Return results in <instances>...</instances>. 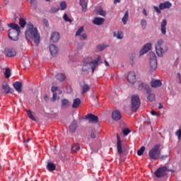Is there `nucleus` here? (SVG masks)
<instances>
[{"label":"nucleus","instance_id":"nucleus-60","mask_svg":"<svg viewBox=\"0 0 181 181\" xmlns=\"http://www.w3.org/2000/svg\"><path fill=\"white\" fill-rule=\"evenodd\" d=\"M90 138H92V139H95V134L94 133H92L90 134Z\"/></svg>","mask_w":181,"mask_h":181},{"label":"nucleus","instance_id":"nucleus-34","mask_svg":"<svg viewBox=\"0 0 181 181\" xmlns=\"http://www.w3.org/2000/svg\"><path fill=\"white\" fill-rule=\"evenodd\" d=\"M128 18H129V16L128 15V11H125L124 15L122 18L124 25H127V22H128Z\"/></svg>","mask_w":181,"mask_h":181},{"label":"nucleus","instance_id":"nucleus-8","mask_svg":"<svg viewBox=\"0 0 181 181\" xmlns=\"http://www.w3.org/2000/svg\"><path fill=\"white\" fill-rule=\"evenodd\" d=\"M85 119H88L89 124H98L100 119L98 116H95L93 114H88L85 116Z\"/></svg>","mask_w":181,"mask_h":181},{"label":"nucleus","instance_id":"nucleus-2","mask_svg":"<svg viewBox=\"0 0 181 181\" xmlns=\"http://www.w3.org/2000/svg\"><path fill=\"white\" fill-rule=\"evenodd\" d=\"M8 28H11L8 30V36L9 39L16 42L19 40V33H21V27L16 23H9L8 24Z\"/></svg>","mask_w":181,"mask_h":181},{"label":"nucleus","instance_id":"nucleus-50","mask_svg":"<svg viewBox=\"0 0 181 181\" xmlns=\"http://www.w3.org/2000/svg\"><path fill=\"white\" fill-rule=\"evenodd\" d=\"M87 39V34L82 33L79 35V40H86Z\"/></svg>","mask_w":181,"mask_h":181},{"label":"nucleus","instance_id":"nucleus-12","mask_svg":"<svg viewBox=\"0 0 181 181\" xmlns=\"http://www.w3.org/2000/svg\"><path fill=\"white\" fill-rule=\"evenodd\" d=\"M152 49V44L151 43H146L143 48L140 50L139 54L140 56H143V54H145L146 53H148L149 50Z\"/></svg>","mask_w":181,"mask_h":181},{"label":"nucleus","instance_id":"nucleus-42","mask_svg":"<svg viewBox=\"0 0 181 181\" xmlns=\"http://www.w3.org/2000/svg\"><path fill=\"white\" fill-rule=\"evenodd\" d=\"M19 25L21 26V28H25V26H26V21H25L23 18H21L19 19Z\"/></svg>","mask_w":181,"mask_h":181},{"label":"nucleus","instance_id":"nucleus-59","mask_svg":"<svg viewBox=\"0 0 181 181\" xmlns=\"http://www.w3.org/2000/svg\"><path fill=\"white\" fill-rule=\"evenodd\" d=\"M143 14L144 15V16H148V13L146 12V9L143 10Z\"/></svg>","mask_w":181,"mask_h":181},{"label":"nucleus","instance_id":"nucleus-10","mask_svg":"<svg viewBox=\"0 0 181 181\" xmlns=\"http://www.w3.org/2000/svg\"><path fill=\"white\" fill-rule=\"evenodd\" d=\"M137 90L139 91H142V92L146 91L147 94H149V93H151V87L145 83H140L138 86Z\"/></svg>","mask_w":181,"mask_h":181},{"label":"nucleus","instance_id":"nucleus-31","mask_svg":"<svg viewBox=\"0 0 181 181\" xmlns=\"http://www.w3.org/2000/svg\"><path fill=\"white\" fill-rule=\"evenodd\" d=\"M59 11H60V7H59V6H53L49 9V13H56L59 12Z\"/></svg>","mask_w":181,"mask_h":181},{"label":"nucleus","instance_id":"nucleus-33","mask_svg":"<svg viewBox=\"0 0 181 181\" xmlns=\"http://www.w3.org/2000/svg\"><path fill=\"white\" fill-rule=\"evenodd\" d=\"M97 15H100V16H107V11H104L102 8H100L96 11Z\"/></svg>","mask_w":181,"mask_h":181},{"label":"nucleus","instance_id":"nucleus-39","mask_svg":"<svg viewBox=\"0 0 181 181\" xmlns=\"http://www.w3.org/2000/svg\"><path fill=\"white\" fill-rule=\"evenodd\" d=\"M28 117L30 119H33V121H36V118H35V116L32 114V111L30 110H26Z\"/></svg>","mask_w":181,"mask_h":181},{"label":"nucleus","instance_id":"nucleus-16","mask_svg":"<svg viewBox=\"0 0 181 181\" xmlns=\"http://www.w3.org/2000/svg\"><path fill=\"white\" fill-rule=\"evenodd\" d=\"M151 86L153 88H158L162 86V81L159 79H152L151 81Z\"/></svg>","mask_w":181,"mask_h":181},{"label":"nucleus","instance_id":"nucleus-36","mask_svg":"<svg viewBox=\"0 0 181 181\" xmlns=\"http://www.w3.org/2000/svg\"><path fill=\"white\" fill-rule=\"evenodd\" d=\"M117 148L118 153L121 155L122 153V143L121 141H117Z\"/></svg>","mask_w":181,"mask_h":181},{"label":"nucleus","instance_id":"nucleus-3","mask_svg":"<svg viewBox=\"0 0 181 181\" xmlns=\"http://www.w3.org/2000/svg\"><path fill=\"white\" fill-rule=\"evenodd\" d=\"M103 62H101V56L98 55L97 58L95 60H93V57H86L83 60V64H89L90 65V69L92 70V73L95 71V69L101 64Z\"/></svg>","mask_w":181,"mask_h":181},{"label":"nucleus","instance_id":"nucleus-45","mask_svg":"<svg viewBox=\"0 0 181 181\" xmlns=\"http://www.w3.org/2000/svg\"><path fill=\"white\" fill-rule=\"evenodd\" d=\"M84 32V26H81L80 28H78L76 33V36H80L81 35V33Z\"/></svg>","mask_w":181,"mask_h":181},{"label":"nucleus","instance_id":"nucleus-14","mask_svg":"<svg viewBox=\"0 0 181 181\" xmlns=\"http://www.w3.org/2000/svg\"><path fill=\"white\" fill-rule=\"evenodd\" d=\"M112 118L114 121H119L122 118L119 110H114L112 113Z\"/></svg>","mask_w":181,"mask_h":181},{"label":"nucleus","instance_id":"nucleus-40","mask_svg":"<svg viewBox=\"0 0 181 181\" xmlns=\"http://www.w3.org/2000/svg\"><path fill=\"white\" fill-rule=\"evenodd\" d=\"M28 117L30 119H33V121H36V118H35V116L32 114V111L30 110H26Z\"/></svg>","mask_w":181,"mask_h":181},{"label":"nucleus","instance_id":"nucleus-17","mask_svg":"<svg viewBox=\"0 0 181 181\" xmlns=\"http://www.w3.org/2000/svg\"><path fill=\"white\" fill-rule=\"evenodd\" d=\"M49 52L52 56H56L59 53V47L54 45H49Z\"/></svg>","mask_w":181,"mask_h":181},{"label":"nucleus","instance_id":"nucleus-15","mask_svg":"<svg viewBox=\"0 0 181 181\" xmlns=\"http://www.w3.org/2000/svg\"><path fill=\"white\" fill-rule=\"evenodd\" d=\"M1 93L3 94H9V93H12L9 85L7 83H3L1 86Z\"/></svg>","mask_w":181,"mask_h":181},{"label":"nucleus","instance_id":"nucleus-35","mask_svg":"<svg viewBox=\"0 0 181 181\" xmlns=\"http://www.w3.org/2000/svg\"><path fill=\"white\" fill-rule=\"evenodd\" d=\"M72 152H78L80 151V144H74L71 147Z\"/></svg>","mask_w":181,"mask_h":181},{"label":"nucleus","instance_id":"nucleus-46","mask_svg":"<svg viewBox=\"0 0 181 181\" xmlns=\"http://www.w3.org/2000/svg\"><path fill=\"white\" fill-rule=\"evenodd\" d=\"M113 36L115 37H117V39H123L124 38V35H122V34H121V33H113Z\"/></svg>","mask_w":181,"mask_h":181},{"label":"nucleus","instance_id":"nucleus-43","mask_svg":"<svg viewBox=\"0 0 181 181\" xmlns=\"http://www.w3.org/2000/svg\"><path fill=\"white\" fill-rule=\"evenodd\" d=\"M11 69L9 68H6L4 72V76L6 78H9V77H11Z\"/></svg>","mask_w":181,"mask_h":181},{"label":"nucleus","instance_id":"nucleus-29","mask_svg":"<svg viewBox=\"0 0 181 181\" xmlns=\"http://www.w3.org/2000/svg\"><path fill=\"white\" fill-rule=\"evenodd\" d=\"M79 4L82 8L83 12H87V3L86 0H80Z\"/></svg>","mask_w":181,"mask_h":181},{"label":"nucleus","instance_id":"nucleus-25","mask_svg":"<svg viewBox=\"0 0 181 181\" xmlns=\"http://www.w3.org/2000/svg\"><path fill=\"white\" fill-rule=\"evenodd\" d=\"M81 104V100L78 98H75L72 104V108H78Z\"/></svg>","mask_w":181,"mask_h":181},{"label":"nucleus","instance_id":"nucleus-41","mask_svg":"<svg viewBox=\"0 0 181 181\" xmlns=\"http://www.w3.org/2000/svg\"><path fill=\"white\" fill-rule=\"evenodd\" d=\"M28 117L30 119H33V121H36V118H35V116L32 114V111L30 110H26Z\"/></svg>","mask_w":181,"mask_h":181},{"label":"nucleus","instance_id":"nucleus-4","mask_svg":"<svg viewBox=\"0 0 181 181\" xmlns=\"http://www.w3.org/2000/svg\"><path fill=\"white\" fill-rule=\"evenodd\" d=\"M159 148H160V144H157L149 151L148 156L151 159H153L154 160L160 159V151H159Z\"/></svg>","mask_w":181,"mask_h":181},{"label":"nucleus","instance_id":"nucleus-64","mask_svg":"<svg viewBox=\"0 0 181 181\" xmlns=\"http://www.w3.org/2000/svg\"><path fill=\"white\" fill-rule=\"evenodd\" d=\"M105 66H107L108 67V66H110V64L108 63V62L107 60H105Z\"/></svg>","mask_w":181,"mask_h":181},{"label":"nucleus","instance_id":"nucleus-13","mask_svg":"<svg viewBox=\"0 0 181 181\" xmlns=\"http://www.w3.org/2000/svg\"><path fill=\"white\" fill-rule=\"evenodd\" d=\"M59 40H60V34L57 32L53 33L50 37L51 43H57Z\"/></svg>","mask_w":181,"mask_h":181},{"label":"nucleus","instance_id":"nucleus-27","mask_svg":"<svg viewBox=\"0 0 181 181\" xmlns=\"http://www.w3.org/2000/svg\"><path fill=\"white\" fill-rule=\"evenodd\" d=\"M158 67V61H150V69L151 71L156 70Z\"/></svg>","mask_w":181,"mask_h":181},{"label":"nucleus","instance_id":"nucleus-61","mask_svg":"<svg viewBox=\"0 0 181 181\" xmlns=\"http://www.w3.org/2000/svg\"><path fill=\"white\" fill-rule=\"evenodd\" d=\"M162 108H163V105H162L161 103H159V105H158V110H162Z\"/></svg>","mask_w":181,"mask_h":181},{"label":"nucleus","instance_id":"nucleus-23","mask_svg":"<svg viewBox=\"0 0 181 181\" xmlns=\"http://www.w3.org/2000/svg\"><path fill=\"white\" fill-rule=\"evenodd\" d=\"M77 129V121L74 120L69 126L70 132L74 133Z\"/></svg>","mask_w":181,"mask_h":181},{"label":"nucleus","instance_id":"nucleus-54","mask_svg":"<svg viewBox=\"0 0 181 181\" xmlns=\"http://www.w3.org/2000/svg\"><path fill=\"white\" fill-rule=\"evenodd\" d=\"M153 8H154L155 11L157 12V13H161L160 11H162V10L160 9V8H159L156 6H154Z\"/></svg>","mask_w":181,"mask_h":181},{"label":"nucleus","instance_id":"nucleus-57","mask_svg":"<svg viewBox=\"0 0 181 181\" xmlns=\"http://www.w3.org/2000/svg\"><path fill=\"white\" fill-rule=\"evenodd\" d=\"M43 23H44V25H45L47 28H49V21H47V20L44 19V20H43Z\"/></svg>","mask_w":181,"mask_h":181},{"label":"nucleus","instance_id":"nucleus-38","mask_svg":"<svg viewBox=\"0 0 181 181\" xmlns=\"http://www.w3.org/2000/svg\"><path fill=\"white\" fill-rule=\"evenodd\" d=\"M150 62H158L156 59V54L153 52L149 53Z\"/></svg>","mask_w":181,"mask_h":181},{"label":"nucleus","instance_id":"nucleus-32","mask_svg":"<svg viewBox=\"0 0 181 181\" xmlns=\"http://www.w3.org/2000/svg\"><path fill=\"white\" fill-rule=\"evenodd\" d=\"M156 97V95L155 93H151L150 92L149 94H148L147 100L150 101V103H153V101H155Z\"/></svg>","mask_w":181,"mask_h":181},{"label":"nucleus","instance_id":"nucleus-44","mask_svg":"<svg viewBox=\"0 0 181 181\" xmlns=\"http://www.w3.org/2000/svg\"><path fill=\"white\" fill-rule=\"evenodd\" d=\"M144 152H145V146H143L137 151V155L139 156H142V155H144Z\"/></svg>","mask_w":181,"mask_h":181},{"label":"nucleus","instance_id":"nucleus-37","mask_svg":"<svg viewBox=\"0 0 181 181\" xmlns=\"http://www.w3.org/2000/svg\"><path fill=\"white\" fill-rule=\"evenodd\" d=\"M57 78L59 81H64V80H66V75H64L63 74H58L57 75Z\"/></svg>","mask_w":181,"mask_h":181},{"label":"nucleus","instance_id":"nucleus-9","mask_svg":"<svg viewBox=\"0 0 181 181\" xmlns=\"http://www.w3.org/2000/svg\"><path fill=\"white\" fill-rule=\"evenodd\" d=\"M4 53L7 57H15L16 56V49L12 47H6L4 49Z\"/></svg>","mask_w":181,"mask_h":181},{"label":"nucleus","instance_id":"nucleus-58","mask_svg":"<svg viewBox=\"0 0 181 181\" xmlns=\"http://www.w3.org/2000/svg\"><path fill=\"white\" fill-rule=\"evenodd\" d=\"M168 158V156L164 155L160 158V160H165Z\"/></svg>","mask_w":181,"mask_h":181},{"label":"nucleus","instance_id":"nucleus-19","mask_svg":"<svg viewBox=\"0 0 181 181\" xmlns=\"http://www.w3.org/2000/svg\"><path fill=\"white\" fill-rule=\"evenodd\" d=\"M172 6V3L169 1H165V3H160L159 4V8L161 11H163V9H169Z\"/></svg>","mask_w":181,"mask_h":181},{"label":"nucleus","instance_id":"nucleus-28","mask_svg":"<svg viewBox=\"0 0 181 181\" xmlns=\"http://www.w3.org/2000/svg\"><path fill=\"white\" fill-rule=\"evenodd\" d=\"M47 169L49 172H53V170H56V165L53 163H48L47 165Z\"/></svg>","mask_w":181,"mask_h":181},{"label":"nucleus","instance_id":"nucleus-11","mask_svg":"<svg viewBox=\"0 0 181 181\" xmlns=\"http://www.w3.org/2000/svg\"><path fill=\"white\" fill-rule=\"evenodd\" d=\"M127 81L130 84H134V83H136V74L135 72H129L127 75Z\"/></svg>","mask_w":181,"mask_h":181},{"label":"nucleus","instance_id":"nucleus-53","mask_svg":"<svg viewBox=\"0 0 181 181\" xmlns=\"http://www.w3.org/2000/svg\"><path fill=\"white\" fill-rule=\"evenodd\" d=\"M175 135L177 136L178 139H180V138H181V129H178L175 132Z\"/></svg>","mask_w":181,"mask_h":181},{"label":"nucleus","instance_id":"nucleus-18","mask_svg":"<svg viewBox=\"0 0 181 181\" xmlns=\"http://www.w3.org/2000/svg\"><path fill=\"white\" fill-rule=\"evenodd\" d=\"M59 90V87L58 86H52L51 88V91L52 93V98L51 99V101H53V103H54V101H56V98H57V91Z\"/></svg>","mask_w":181,"mask_h":181},{"label":"nucleus","instance_id":"nucleus-52","mask_svg":"<svg viewBox=\"0 0 181 181\" xmlns=\"http://www.w3.org/2000/svg\"><path fill=\"white\" fill-rule=\"evenodd\" d=\"M129 132H131V130H129V129H124L122 131V133L124 135V136H127V135H128V134H129Z\"/></svg>","mask_w":181,"mask_h":181},{"label":"nucleus","instance_id":"nucleus-6","mask_svg":"<svg viewBox=\"0 0 181 181\" xmlns=\"http://www.w3.org/2000/svg\"><path fill=\"white\" fill-rule=\"evenodd\" d=\"M168 172V167H160L154 172V176H156V177H158V179H160V177H165V176H167Z\"/></svg>","mask_w":181,"mask_h":181},{"label":"nucleus","instance_id":"nucleus-49","mask_svg":"<svg viewBox=\"0 0 181 181\" xmlns=\"http://www.w3.org/2000/svg\"><path fill=\"white\" fill-rule=\"evenodd\" d=\"M64 20L65 21V22H69L70 23H71L72 21L71 19H70V18H69V16H67L66 13L64 14Z\"/></svg>","mask_w":181,"mask_h":181},{"label":"nucleus","instance_id":"nucleus-30","mask_svg":"<svg viewBox=\"0 0 181 181\" xmlns=\"http://www.w3.org/2000/svg\"><path fill=\"white\" fill-rule=\"evenodd\" d=\"M90 69H91V65L83 63L82 71H83V73H88Z\"/></svg>","mask_w":181,"mask_h":181},{"label":"nucleus","instance_id":"nucleus-62","mask_svg":"<svg viewBox=\"0 0 181 181\" xmlns=\"http://www.w3.org/2000/svg\"><path fill=\"white\" fill-rule=\"evenodd\" d=\"M117 142H121V139L119 138V135L117 134Z\"/></svg>","mask_w":181,"mask_h":181},{"label":"nucleus","instance_id":"nucleus-55","mask_svg":"<svg viewBox=\"0 0 181 181\" xmlns=\"http://www.w3.org/2000/svg\"><path fill=\"white\" fill-rule=\"evenodd\" d=\"M31 6L36 8V0H31L30 1Z\"/></svg>","mask_w":181,"mask_h":181},{"label":"nucleus","instance_id":"nucleus-48","mask_svg":"<svg viewBox=\"0 0 181 181\" xmlns=\"http://www.w3.org/2000/svg\"><path fill=\"white\" fill-rule=\"evenodd\" d=\"M60 7L62 11H64L66 8H67V4H66V1H62L60 3Z\"/></svg>","mask_w":181,"mask_h":181},{"label":"nucleus","instance_id":"nucleus-51","mask_svg":"<svg viewBox=\"0 0 181 181\" xmlns=\"http://www.w3.org/2000/svg\"><path fill=\"white\" fill-rule=\"evenodd\" d=\"M141 25L143 29H145V28H146V20L142 19L141 21Z\"/></svg>","mask_w":181,"mask_h":181},{"label":"nucleus","instance_id":"nucleus-56","mask_svg":"<svg viewBox=\"0 0 181 181\" xmlns=\"http://www.w3.org/2000/svg\"><path fill=\"white\" fill-rule=\"evenodd\" d=\"M151 115H154L156 117H159V114L157 113L156 112H155L154 110H151Z\"/></svg>","mask_w":181,"mask_h":181},{"label":"nucleus","instance_id":"nucleus-1","mask_svg":"<svg viewBox=\"0 0 181 181\" xmlns=\"http://www.w3.org/2000/svg\"><path fill=\"white\" fill-rule=\"evenodd\" d=\"M25 35L26 39H33L36 45H39L40 42V35H39V33H37V28H33V24H28V28L25 30Z\"/></svg>","mask_w":181,"mask_h":181},{"label":"nucleus","instance_id":"nucleus-20","mask_svg":"<svg viewBox=\"0 0 181 181\" xmlns=\"http://www.w3.org/2000/svg\"><path fill=\"white\" fill-rule=\"evenodd\" d=\"M105 21V19H104L103 18L95 17L93 21V23L94 25H97L98 26H100L104 23Z\"/></svg>","mask_w":181,"mask_h":181},{"label":"nucleus","instance_id":"nucleus-63","mask_svg":"<svg viewBox=\"0 0 181 181\" xmlns=\"http://www.w3.org/2000/svg\"><path fill=\"white\" fill-rule=\"evenodd\" d=\"M121 2V0H114V4H119Z\"/></svg>","mask_w":181,"mask_h":181},{"label":"nucleus","instance_id":"nucleus-22","mask_svg":"<svg viewBox=\"0 0 181 181\" xmlns=\"http://www.w3.org/2000/svg\"><path fill=\"white\" fill-rule=\"evenodd\" d=\"M13 86L15 88V90L18 93H22V83L19 81H16L13 84Z\"/></svg>","mask_w":181,"mask_h":181},{"label":"nucleus","instance_id":"nucleus-47","mask_svg":"<svg viewBox=\"0 0 181 181\" xmlns=\"http://www.w3.org/2000/svg\"><path fill=\"white\" fill-rule=\"evenodd\" d=\"M96 47L99 50V52H103V50H105L107 46H105V45H98Z\"/></svg>","mask_w":181,"mask_h":181},{"label":"nucleus","instance_id":"nucleus-5","mask_svg":"<svg viewBox=\"0 0 181 181\" xmlns=\"http://www.w3.org/2000/svg\"><path fill=\"white\" fill-rule=\"evenodd\" d=\"M139 107H141V98L138 95H132V111H133V112H136Z\"/></svg>","mask_w":181,"mask_h":181},{"label":"nucleus","instance_id":"nucleus-21","mask_svg":"<svg viewBox=\"0 0 181 181\" xmlns=\"http://www.w3.org/2000/svg\"><path fill=\"white\" fill-rule=\"evenodd\" d=\"M166 25H168V21L166 19H163L161 22L160 26H161V33L162 35H166Z\"/></svg>","mask_w":181,"mask_h":181},{"label":"nucleus","instance_id":"nucleus-24","mask_svg":"<svg viewBox=\"0 0 181 181\" xmlns=\"http://www.w3.org/2000/svg\"><path fill=\"white\" fill-rule=\"evenodd\" d=\"M70 107V101L67 99H63L62 100V110H66V108H69Z\"/></svg>","mask_w":181,"mask_h":181},{"label":"nucleus","instance_id":"nucleus-7","mask_svg":"<svg viewBox=\"0 0 181 181\" xmlns=\"http://www.w3.org/2000/svg\"><path fill=\"white\" fill-rule=\"evenodd\" d=\"M163 40H158L156 45V54L159 57H162L165 53V49H163Z\"/></svg>","mask_w":181,"mask_h":181},{"label":"nucleus","instance_id":"nucleus-26","mask_svg":"<svg viewBox=\"0 0 181 181\" xmlns=\"http://www.w3.org/2000/svg\"><path fill=\"white\" fill-rule=\"evenodd\" d=\"M81 88H82V94L88 93V91H90V90L91 89V86L87 83H85L83 86H81Z\"/></svg>","mask_w":181,"mask_h":181}]
</instances>
